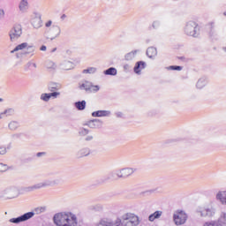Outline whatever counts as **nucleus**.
I'll return each instance as SVG.
<instances>
[{
    "label": "nucleus",
    "mask_w": 226,
    "mask_h": 226,
    "mask_svg": "<svg viewBox=\"0 0 226 226\" xmlns=\"http://www.w3.org/2000/svg\"><path fill=\"white\" fill-rule=\"evenodd\" d=\"M54 223L57 226H77V216L72 213H58L53 217Z\"/></svg>",
    "instance_id": "f257e3e1"
},
{
    "label": "nucleus",
    "mask_w": 226,
    "mask_h": 226,
    "mask_svg": "<svg viewBox=\"0 0 226 226\" xmlns=\"http://www.w3.org/2000/svg\"><path fill=\"white\" fill-rule=\"evenodd\" d=\"M79 89L80 91H86V93H98L100 91V86L93 85L91 81L82 80L79 83Z\"/></svg>",
    "instance_id": "f03ea898"
},
{
    "label": "nucleus",
    "mask_w": 226,
    "mask_h": 226,
    "mask_svg": "<svg viewBox=\"0 0 226 226\" xmlns=\"http://www.w3.org/2000/svg\"><path fill=\"white\" fill-rule=\"evenodd\" d=\"M122 220L124 222V226H138L140 224V220L135 214L126 213L122 215Z\"/></svg>",
    "instance_id": "7ed1b4c3"
},
{
    "label": "nucleus",
    "mask_w": 226,
    "mask_h": 226,
    "mask_svg": "<svg viewBox=\"0 0 226 226\" xmlns=\"http://www.w3.org/2000/svg\"><path fill=\"white\" fill-rule=\"evenodd\" d=\"M19 50H25L23 54L25 56H27L29 54H34L36 48L34 47V45H31L27 42H22L21 44L16 46L15 49L11 51V53L13 54L14 52H19Z\"/></svg>",
    "instance_id": "20e7f679"
},
{
    "label": "nucleus",
    "mask_w": 226,
    "mask_h": 226,
    "mask_svg": "<svg viewBox=\"0 0 226 226\" xmlns=\"http://www.w3.org/2000/svg\"><path fill=\"white\" fill-rule=\"evenodd\" d=\"M185 33L187 36L197 38L199 36V26L194 21H189L185 27Z\"/></svg>",
    "instance_id": "39448f33"
},
{
    "label": "nucleus",
    "mask_w": 226,
    "mask_h": 226,
    "mask_svg": "<svg viewBox=\"0 0 226 226\" xmlns=\"http://www.w3.org/2000/svg\"><path fill=\"white\" fill-rule=\"evenodd\" d=\"M44 34L48 40H56L61 34V27L57 25H53L51 27L45 29Z\"/></svg>",
    "instance_id": "423d86ee"
},
{
    "label": "nucleus",
    "mask_w": 226,
    "mask_h": 226,
    "mask_svg": "<svg viewBox=\"0 0 226 226\" xmlns=\"http://www.w3.org/2000/svg\"><path fill=\"white\" fill-rule=\"evenodd\" d=\"M188 220V215L185 211L177 210L173 215V222L177 225H185Z\"/></svg>",
    "instance_id": "0eeeda50"
},
{
    "label": "nucleus",
    "mask_w": 226,
    "mask_h": 226,
    "mask_svg": "<svg viewBox=\"0 0 226 226\" xmlns=\"http://www.w3.org/2000/svg\"><path fill=\"white\" fill-rule=\"evenodd\" d=\"M196 213L201 218H211V217L215 216V209H213V207H200L196 210Z\"/></svg>",
    "instance_id": "6e6552de"
},
{
    "label": "nucleus",
    "mask_w": 226,
    "mask_h": 226,
    "mask_svg": "<svg viewBox=\"0 0 226 226\" xmlns=\"http://www.w3.org/2000/svg\"><path fill=\"white\" fill-rule=\"evenodd\" d=\"M11 41H17L22 36V26L15 25L9 32Z\"/></svg>",
    "instance_id": "1a4fd4ad"
},
{
    "label": "nucleus",
    "mask_w": 226,
    "mask_h": 226,
    "mask_svg": "<svg viewBox=\"0 0 226 226\" xmlns=\"http://www.w3.org/2000/svg\"><path fill=\"white\" fill-rule=\"evenodd\" d=\"M34 216V212H27L21 216L11 218L9 220L10 223H21L22 222H27V220H31Z\"/></svg>",
    "instance_id": "9d476101"
},
{
    "label": "nucleus",
    "mask_w": 226,
    "mask_h": 226,
    "mask_svg": "<svg viewBox=\"0 0 226 226\" xmlns=\"http://www.w3.org/2000/svg\"><path fill=\"white\" fill-rule=\"evenodd\" d=\"M30 22L34 29H40V27H41L43 24V22L41 21V15H40V13L34 12L31 15Z\"/></svg>",
    "instance_id": "9b49d317"
},
{
    "label": "nucleus",
    "mask_w": 226,
    "mask_h": 226,
    "mask_svg": "<svg viewBox=\"0 0 226 226\" xmlns=\"http://www.w3.org/2000/svg\"><path fill=\"white\" fill-rule=\"evenodd\" d=\"M135 170H137L133 168H124L117 171L116 176L118 177H128L129 176H132Z\"/></svg>",
    "instance_id": "f8f14e48"
},
{
    "label": "nucleus",
    "mask_w": 226,
    "mask_h": 226,
    "mask_svg": "<svg viewBox=\"0 0 226 226\" xmlns=\"http://www.w3.org/2000/svg\"><path fill=\"white\" fill-rule=\"evenodd\" d=\"M19 13H27L29 10V0H20L18 4Z\"/></svg>",
    "instance_id": "ddd939ff"
},
{
    "label": "nucleus",
    "mask_w": 226,
    "mask_h": 226,
    "mask_svg": "<svg viewBox=\"0 0 226 226\" xmlns=\"http://www.w3.org/2000/svg\"><path fill=\"white\" fill-rule=\"evenodd\" d=\"M87 126H88V128H102L103 122L100 119H94V120H90L88 121L87 124Z\"/></svg>",
    "instance_id": "4468645a"
},
{
    "label": "nucleus",
    "mask_w": 226,
    "mask_h": 226,
    "mask_svg": "<svg viewBox=\"0 0 226 226\" xmlns=\"http://www.w3.org/2000/svg\"><path fill=\"white\" fill-rule=\"evenodd\" d=\"M45 186H49V185H47V183H39V184H35L34 185L26 187L25 191L34 192V190H40V188H45Z\"/></svg>",
    "instance_id": "2eb2a0df"
},
{
    "label": "nucleus",
    "mask_w": 226,
    "mask_h": 226,
    "mask_svg": "<svg viewBox=\"0 0 226 226\" xmlns=\"http://www.w3.org/2000/svg\"><path fill=\"white\" fill-rule=\"evenodd\" d=\"M93 117H109L110 111L109 110H98L92 113Z\"/></svg>",
    "instance_id": "dca6fc26"
},
{
    "label": "nucleus",
    "mask_w": 226,
    "mask_h": 226,
    "mask_svg": "<svg viewBox=\"0 0 226 226\" xmlns=\"http://www.w3.org/2000/svg\"><path fill=\"white\" fill-rule=\"evenodd\" d=\"M144 68H146V62L139 61L134 66V72L137 73V75H140V72H142Z\"/></svg>",
    "instance_id": "f3484780"
},
{
    "label": "nucleus",
    "mask_w": 226,
    "mask_h": 226,
    "mask_svg": "<svg viewBox=\"0 0 226 226\" xmlns=\"http://www.w3.org/2000/svg\"><path fill=\"white\" fill-rule=\"evenodd\" d=\"M217 200H220L221 203L225 204L226 206V191L218 192L216 194Z\"/></svg>",
    "instance_id": "a211bd4d"
},
{
    "label": "nucleus",
    "mask_w": 226,
    "mask_h": 226,
    "mask_svg": "<svg viewBox=\"0 0 226 226\" xmlns=\"http://www.w3.org/2000/svg\"><path fill=\"white\" fill-rule=\"evenodd\" d=\"M95 226H114V222L109 219L102 218L95 224Z\"/></svg>",
    "instance_id": "6ab92c4d"
},
{
    "label": "nucleus",
    "mask_w": 226,
    "mask_h": 226,
    "mask_svg": "<svg viewBox=\"0 0 226 226\" xmlns=\"http://www.w3.org/2000/svg\"><path fill=\"white\" fill-rule=\"evenodd\" d=\"M157 54H158V51L154 47H150L147 49V56L150 57V59H153V57H156Z\"/></svg>",
    "instance_id": "aec40b11"
},
{
    "label": "nucleus",
    "mask_w": 226,
    "mask_h": 226,
    "mask_svg": "<svg viewBox=\"0 0 226 226\" xmlns=\"http://www.w3.org/2000/svg\"><path fill=\"white\" fill-rule=\"evenodd\" d=\"M61 87H62V86L59 83H51L49 85L48 89L50 93H54V92L59 91V89H61Z\"/></svg>",
    "instance_id": "412c9836"
},
{
    "label": "nucleus",
    "mask_w": 226,
    "mask_h": 226,
    "mask_svg": "<svg viewBox=\"0 0 226 226\" xmlns=\"http://www.w3.org/2000/svg\"><path fill=\"white\" fill-rule=\"evenodd\" d=\"M61 70H72L73 68V63L70 61H64L60 64Z\"/></svg>",
    "instance_id": "4be33fe9"
},
{
    "label": "nucleus",
    "mask_w": 226,
    "mask_h": 226,
    "mask_svg": "<svg viewBox=\"0 0 226 226\" xmlns=\"http://www.w3.org/2000/svg\"><path fill=\"white\" fill-rule=\"evenodd\" d=\"M19 127L20 124L17 121H11L8 124V128L11 132H15L16 130H19Z\"/></svg>",
    "instance_id": "5701e85b"
},
{
    "label": "nucleus",
    "mask_w": 226,
    "mask_h": 226,
    "mask_svg": "<svg viewBox=\"0 0 226 226\" xmlns=\"http://www.w3.org/2000/svg\"><path fill=\"white\" fill-rule=\"evenodd\" d=\"M138 52H139V49H135L133 51H131V52L127 53L124 56L125 61H132V59H135V56H137Z\"/></svg>",
    "instance_id": "b1692460"
},
{
    "label": "nucleus",
    "mask_w": 226,
    "mask_h": 226,
    "mask_svg": "<svg viewBox=\"0 0 226 226\" xmlns=\"http://www.w3.org/2000/svg\"><path fill=\"white\" fill-rule=\"evenodd\" d=\"M162 215H163V212H162V211H155L154 214H151L148 216V220H149V222H154L155 220H158V218H160V216H162Z\"/></svg>",
    "instance_id": "393cba45"
},
{
    "label": "nucleus",
    "mask_w": 226,
    "mask_h": 226,
    "mask_svg": "<svg viewBox=\"0 0 226 226\" xmlns=\"http://www.w3.org/2000/svg\"><path fill=\"white\" fill-rule=\"evenodd\" d=\"M207 84V79L206 78H200L197 84H196V87L198 89H202V87H205V86Z\"/></svg>",
    "instance_id": "a878e982"
},
{
    "label": "nucleus",
    "mask_w": 226,
    "mask_h": 226,
    "mask_svg": "<svg viewBox=\"0 0 226 226\" xmlns=\"http://www.w3.org/2000/svg\"><path fill=\"white\" fill-rule=\"evenodd\" d=\"M90 154L91 151L89 150V148H82L78 152V156L79 158H82L83 156H89Z\"/></svg>",
    "instance_id": "bb28decb"
},
{
    "label": "nucleus",
    "mask_w": 226,
    "mask_h": 226,
    "mask_svg": "<svg viewBox=\"0 0 226 226\" xmlns=\"http://www.w3.org/2000/svg\"><path fill=\"white\" fill-rule=\"evenodd\" d=\"M218 225L226 226V213L222 212L218 219Z\"/></svg>",
    "instance_id": "cd10ccee"
},
{
    "label": "nucleus",
    "mask_w": 226,
    "mask_h": 226,
    "mask_svg": "<svg viewBox=\"0 0 226 226\" xmlns=\"http://www.w3.org/2000/svg\"><path fill=\"white\" fill-rule=\"evenodd\" d=\"M104 75H111V76L117 75V70L114 67H110L108 70L104 71Z\"/></svg>",
    "instance_id": "c85d7f7f"
},
{
    "label": "nucleus",
    "mask_w": 226,
    "mask_h": 226,
    "mask_svg": "<svg viewBox=\"0 0 226 226\" xmlns=\"http://www.w3.org/2000/svg\"><path fill=\"white\" fill-rule=\"evenodd\" d=\"M74 105L78 110H84L86 109V101L77 102Z\"/></svg>",
    "instance_id": "c756f323"
},
{
    "label": "nucleus",
    "mask_w": 226,
    "mask_h": 226,
    "mask_svg": "<svg viewBox=\"0 0 226 226\" xmlns=\"http://www.w3.org/2000/svg\"><path fill=\"white\" fill-rule=\"evenodd\" d=\"M209 29V35L214 36L215 35V23L211 22L207 25Z\"/></svg>",
    "instance_id": "7c9ffc66"
},
{
    "label": "nucleus",
    "mask_w": 226,
    "mask_h": 226,
    "mask_svg": "<svg viewBox=\"0 0 226 226\" xmlns=\"http://www.w3.org/2000/svg\"><path fill=\"white\" fill-rule=\"evenodd\" d=\"M82 73L85 74H93V73H96V68L95 67H89L87 69L83 70Z\"/></svg>",
    "instance_id": "2f4dec72"
},
{
    "label": "nucleus",
    "mask_w": 226,
    "mask_h": 226,
    "mask_svg": "<svg viewBox=\"0 0 226 226\" xmlns=\"http://www.w3.org/2000/svg\"><path fill=\"white\" fill-rule=\"evenodd\" d=\"M33 68H36V64L33 62H28L25 66V70H33Z\"/></svg>",
    "instance_id": "473e14b6"
},
{
    "label": "nucleus",
    "mask_w": 226,
    "mask_h": 226,
    "mask_svg": "<svg viewBox=\"0 0 226 226\" xmlns=\"http://www.w3.org/2000/svg\"><path fill=\"white\" fill-rule=\"evenodd\" d=\"M203 226H220L216 221L206 222Z\"/></svg>",
    "instance_id": "72a5a7b5"
},
{
    "label": "nucleus",
    "mask_w": 226,
    "mask_h": 226,
    "mask_svg": "<svg viewBox=\"0 0 226 226\" xmlns=\"http://www.w3.org/2000/svg\"><path fill=\"white\" fill-rule=\"evenodd\" d=\"M41 100L43 102H49V100H50V94H42L41 95Z\"/></svg>",
    "instance_id": "f704fd0d"
},
{
    "label": "nucleus",
    "mask_w": 226,
    "mask_h": 226,
    "mask_svg": "<svg viewBox=\"0 0 226 226\" xmlns=\"http://www.w3.org/2000/svg\"><path fill=\"white\" fill-rule=\"evenodd\" d=\"M10 167H8L6 164L0 162V172H6Z\"/></svg>",
    "instance_id": "c9c22d12"
},
{
    "label": "nucleus",
    "mask_w": 226,
    "mask_h": 226,
    "mask_svg": "<svg viewBox=\"0 0 226 226\" xmlns=\"http://www.w3.org/2000/svg\"><path fill=\"white\" fill-rule=\"evenodd\" d=\"M49 96H50V98H53L54 100H56V98H58V96H61V93L60 92H51V93H49Z\"/></svg>",
    "instance_id": "e433bc0d"
},
{
    "label": "nucleus",
    "mask_w": 226,
    "mask_h": 226,
    "mask_svg": "<svg viewBox=\"0 0 226 226\" xmlns=\"http://www.w3.org/2000/svg\"><path fill=\"white\" fill-rule=\"evenodd\" d=\"M4 112L5 116H13L15 110L13 109H7Z\"/></svg>",
    "instance_id": "4c0bfd02"
},
{
    "label": "nucleus",
    "mask_w": 226,
    "mask_h": 226,
    "mask_svg": "<svg viewBox=\"0 0 226 226\" xmlns=\"http://www.w3.org/2000/svg\"><path fill=\"white\" fill-rule=\"evenodd\" d=\"M123 222L121 221L120 218H117L114 222H113V226H122Z\"/></svg>",
    "instance_id": "58836bf2"
},
{
    "label": "nucleus",
    "mask_w": 226,
    "mask_h": 226,
    "mask_svg": "<svg viewBox=\"0 0 226 226\" xmlns=\"http://www.w3.org/2000/svg\"><path fill=\"white\" fill-rule=\"evenodd\" d=\"M170 70H177L178 72H181V70H183V67L177 65H171L170 66Z\"/></svg>",
    "instance_id": "ea45409f"
},
{
    "label": "nucleus",
    "mask_w": 226,
    "mask_h": 226,
    "mask_svg": "<svg viewBox=\"0 0 226 226\" xmlns=\"http://www.w3.org/2000/svg\"><path fill=\"white\" fill-rule=\"evenodd\" d=\"M6 153H8L6 147H0V154H6Z\"/></svg>",
    "instance_id": "a19ab883"
},
{
    "label": "nucleus",
    "mask_w": 226,
    "mask_h": 226,
    "mask_svg": "<svg viewBox=\"0 0 226 226\" xmlns=\"http://www.w3.org/2000/svg\"><path fill=\"white\" fill-rule=\"evenodd\" d=\"M54 25H52V20H49L45 23V27H47V29H50V27H52Z\"/></svg>",
    "instance_id": "79ce46f5"
},
{
    "label": "nucleus",
    "mask_w": 226,
    "mask_h": 226,
    "mask_svg": "<svg viewBox=\"0 0 226 226\" xmlns=\"http://www.w3.org/2000/svg\"><path fill=\"white\" fill-rule=\"evenodd\" d=\"M48 68H52L53 70H56V64L54 62H49Z\"/></svg>",
    "instance_id": "37998d69"
},
{
    "label": "nucleus",
    "mask_w": 226,
    "mask_h": 226,
    "mask_svg": "<svg viewBox=\"0 0 226 226\" xmlns=\"http://www.w3.org/2000/svg\"><path fill=\"white\" fill-rule=\"evenodd\" d=\"M4 9H0V20H3V19H4Z\"/></svg>",
    "instance_id": "c03bdc74"
},
{
    "label": "nucleus",
    "mask_w": 226,
    "mask_h": 226,
    "mask_svg": "<svg viewBox=\"0 0 226 226\" xmlns=\"http://www.w3.org/2000/svg\"><path fill=\"white\" fill-rule=\"evenodd\" d=\"M35 211H36V213H43V212H45V207H37L35 209Z\"/></svg>",
    "instance_id": "a18cd8bd"
},
{
    "label": "nucleus",
    "mask_w": 226,
    "mask_h": 226,
    "mask_svg": "<svg viewBox=\"0 0 226 226\" xmlns=\"http://www.w3.org/2000/svg\"><path fill=\"white\" fill-rule=\"evenodd\" d=\"M87 133H89V130L87 129H82L80 131V135H87Z\"/></svg>",
    "instance_id": "49530a36"
},
{
    "label": "nucleus",
    "mask_w": 226,
    "mask_h": 226,
    "mask_svg": "<svg viewBox=\"0 0 226 226\" xmlns=\"http://www.w3.org/2000/svg\"><path fill=\"white\" fill-rule=\"evenodd\" d=\"M158 26H160V22H159V21H154V22L153 23V27H154V29H156V27H158Z\"/></svg>",
    "instance_id": "de8ad7c7"
},
{
    "label": "nucleus",
    "mask_w": 226,
    "mask_h": 226,
    "mask_svg": "<svg viewBox=\"0 0 226 226\" xmlns=\"http://www.w3.org/2000/svg\"><path fill=\"white\" fill-rule=\"evenodd\" d=\"M116 116H117V117H123V113L122 112H117Z\"/></svg>",
    "instance_id": "09e8293b"
},
{
    "label": "nucleus",
    "mask_w": 226,
    "mask_h": 226,
    "mask_svg": "<svg viewBox=\"0 0 226 226\" xmlns=\"http://www.w3.org/2000/svg\"><path fill=\"white\" fill-rule=\"evenodd\" d=\"M43 154H45V152H39L36 155L40 158V156H43Z\"/></svg>",
    "instance_id": "8fccbe9b"
},
{
    "label": "nucleus",
    "mask_w": 226,
    "mask_h": 226,
    "mask_svg": "<svg viewBox=\"0 0 226 226\" xmlns=\"http://www.w3.org/2000/svg\"><path fill=\"white\" fill-rule=\"evenodd\" d=\"M96 207H97L96 208L97 211L103 209V207H102L101 205H97Z\"/></svg>",
    "instance_id": "3c124183"
},
{
    "label": "nucleus",
    "mask_w": 226,
    "mask_h": 226,
    "mask_svg": "<svg viewBox=\"0 0 226 226\" xmlns=\"http://www.w3.org/2000/svg\"><path fill=\"white\" fill-rule=\"evenodd\" d=\"M40 50H42L43 52H45V50H47V46H41Z\"/></svg>",
    "instance_id": "603ef678"
},
{
    "label": "nucleus",
    "mask_w": 226,
    "mask_h": 226,
    "mask_svg": "<svg viewBox=\"0 0 226 226\" xmlns=\"http://www.w3.org/2000/svg\"><path fill=\"white\" fill-rule=\"evenodd\" d=\"M4 116H6V114L4 112L0 113V119H3V117H4Z\"/></svg>",
    "instance_id": "864d4df0"
},
{
    "label": "nucleus",
    "mask_w": 226,
    "mask_h": 226,
    "mask_svg": "<svg viewBox=\"0 0 226 226\" xmlns=\"http://www.w3.org/2000/svg\"><path fill=\"white\" fill-rule=\"evenodd\" d=\"M129 68H130V65H129V64L124 65V70H129Z\"/></svg>",
    "instance_id": "5fc2aeb1"
},
{
    "label": "nucleus",
    "mask_w": 226,
    "mask_h": 226,
    "mask_svg": "<svg viewBox=\"0 0 226 226\" xmlns=\"http://www.w3.org/2000/svg\"><path fill=\"white\" fill-rule=\"evenodd\" d=\"M86 140H93V136H87V137L86 138Z\"/></svg>",
    "instance_id": "6e6d98bb"
},
{
    "label": "nucleus",
    "mask_w": 226,
    "mask_h": 226,
    "mask_svg": "<svg viewBox=\"0 0 226 226\" xmlns=\"http://www.w3.org/2000/svg\"><path fill=\"white\" fill-rule=\"evenodd\" d=\"M64 19H66V14H63V15L61 16V19H62V20H64Z\"/></svg>",
    "instance_id": "4d7b16f0"
},
{
    "label": "nucleus",
    "mask_w": 226,
    "mask_h": 226,
    "mask_svg": "<svg viewBox=\"0 0 226 226\" xmlns=\"http://www.w3.org/2000/svg\"><path fill=\"white\" fill-rule=\"evenodd\" d=\"M12 137H16L17 139H19V137H20V134L16 133V134H14V135H12Z\"/></svg>",
    "instance_id": "13d9d810"
},
{
    "label": "nucleus",
    "mask_w": 226,
    "mask_h": 226,
    "mask_svg": "<svg viewBox=\"0 0 226 226\" xmlns=\"http://www.w3.org/2000/svg\"><path fill=\"white\" fill-rule=\"evenodd\" d=\"M115 174H116V173H114V172L110 173L111 177H114V175H115Z\"/></svg>",
    "instance_id": "bf43d9fd"
},
{
    "label": "nucleus",
    "mask_w": 226,
    "mask_h": 226,
    "mask_svg": "<svg viewBox=\"0 0 226 226\" xmlns=\"http://www.w3.org/2000/svg\"><path fill=\"white\" fill-rule=\"evenodd\" d=\"M222 49L224 50V52H226V46L223 47Z\"/></svg>",
    "instance_id": "052dcab7"
},
{
    "label": "nucleus",
    "mask_w": 226,
    "mask_h": 226,
    "mask_svg": "<svg viewBox=\"0 0 226 226\" xmlns=\"http://www.w3.org/2000/svg\"><path fill=\"white\" fill-rule=\"evenodd\" d=\"M56 49H54L52 50V52H56Z\"/></svg>",
    "instance_id": "680f3d73"
},
{
    "label": "nucleus",
    "mask_w": 226,
    "mask_h": 226,
    "mask_svg": "<svg viewBox=\"0 0 226 226\" xmlns=\"http://www.w3.org/2000/svg\"><path fill=\"white\" fill-rule=\"evenodd\" d=\"M224 17H226V11L223 13Z\"/></svg>",
    "instance_id": "e2e57ef3"
},
{
    "label": "nucleus",
    "mask_w": 226,
    "mask_h": 226,
    "mask_svg": "<svg viewBox=\"0 0 226 226\" xmlns=\"http://www.w3.org/2000/svg\"><path fill=\"white\" fill-rule=\"evenodd\" d=\"M0 102H3V99L0 98Z\"/></svg>",
    "instance_id": "0e129e2a"
}]
</instances>
